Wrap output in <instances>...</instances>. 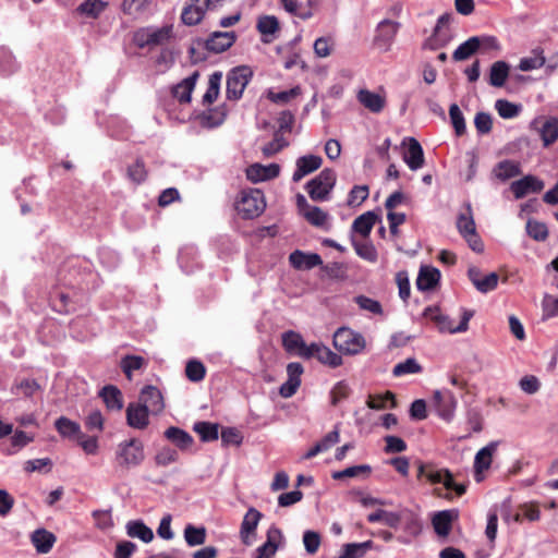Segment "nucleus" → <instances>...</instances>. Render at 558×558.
I'll list each match as a JSON object with an SVG mask.
<instances>
[{"instance_id": "obj_35", "label": "nucleus", "mask_w": 558, "mask_h": 558, "mask_svg": "<svg viewBox=\"0 0 558 558\" xmlns=\"http://www.w3.org/2000/svg\"><path fill=\"white\" fill-rule=\"evenodd\" d=\"M54 427H56V429L58 430V433L62 437H66V438H72V437L82 438V437H84V435L81 432L80 424H77L74 421H71L70 418H68L65 416H60L54 422Z\"/></svg>"}, {"instance_id": "obj_28", "label": "nucleus", "mask_w": 558, "mask_h": 558, "mask_svg": "<svg viewBox=\"0 0 558 558\" xmlns=\"http://www.w3.org/2000/svg\"><path fill=\"white\" fill-rule=\"evenodd\" d=\"M99 397L108 410L120 411L123 408V397L120 389L113 385H107L99 391Z\"/></svg>"}, {"instance_id": "obj_6", "label": "nucleus", "mask_w": 558, "mask_h": 558, "mask_svg": "<svg viewBox=\"0 0 558 558\" xmlns=\"http://www.w3.org/2000/svg\"><path fill=\"white\" fill-rule=\"evenodd\" d=\"M482 46L488 49L499 48L497 39L493 36H473L458 46V48L452 53V59L457 62L466 60L473 56Z\"/></svg>"}, {"instance_id": "obj_48", "label": "nucleus", "mask_w": 558, "mask_h": 558, "mask_svg": "<svg viewBox=\"0 0 558 558\" xmlns=\"http://www.w3.org/2000/svg\"><path fill=\"white\" fill-rule=\"evenodd\" d=\"M154 460L156 465L167 466L179 461V453L175 449L166 446L157 451Z\"/></svg>"}, {"instance_id": "obj_4", "label": "nucleus", "mask_w": 558, "mask_h": 558, "mask_svg": "<svg viewBox=\"0 0 558 558\" xmlns=\"http://www.w3.org/2000/svg\"><path fill=\"white\" fill-rule=\"evenodd\" d=\"M173 35L171 25H165L160 28L143 27L135 32L134 43L138 48L160 46L170 40Z\"/></svg>"}, {"instance_id": "obj_9", "label": "nucleus", "mask_w": 558, "mask_h": 558, "mask_svg": "<svg viewBox=\"0 0 558 558\" xmlns=\"http://www.w3.org/2000/svg\"><path fill=\"white\" fill-rule=\"evenodd\" d=\"M499 444L498 440L490 441L476 452L473 464L476 482H481L483 480L482 474L490 468Z\"/></svg>"}, {"instance_id": "obj_56", "label": "nucleus", "mask_w": 558, "mask_h": 558, "mask_svg": "<svg viewBox=\"0 0 558 558\" xmlns=\"http://www.w3.org/2000/svg\"><path fill=\"white\" fill-rule=\"evenodd\" d=\"M205 374L206 368L202 362L197 360H191L186 363L185 375L191 381L197 383L203 380Z\"/></svg>"}, {"instance_id": "obj_27", "label": "nucleus", "mask_w": 558, "mask_h": 558, "mask_svg": "<svg viewBox=\"0 0 558 558\" xmlns=\"http://www.w3.org/2000/svg\"><path fill=\"white\" fill-rule=\"evenodd\" d=\"M282 537V533L277 527L269 529L267 541L256 549L255 558H271L275 556L278 544L277 541Z\"/></svg>"}, {"instance_id": "obj_50", "label": "nucleus", "mask_w": 558, "mask_h": 558, "mask_svg": "<svg viewBox=\"0 0 558 558\" xmlns=\"http://www.w3.org/2000/svg\"><path fill=\"white\" fill-rule=\"evenodd\" d=\"M316 359L330 367H338L342 364V357L332 352L328 347L322 344V348L318 349Z\"/></svg>"}, {"instance_id": "obj_41", "label": "nucleus", "mask_w": 558, "mask_h": 558, "mask_svg": "<svg viewBox=\"0 0 558 558\" xmlns=\"http://www.w3.org/2000/svg\"><path fill=\"white\" fill-rule=\"evenodd\" d=\"M305 341L299 332L289 330L282 333V345L289 353L301 351Z\"/></svg>"}, {"instance_id": "obj_39", "label": "nucleus", "mask_w": 558, "mask_h": 558, "mask_svg": "<svg viewBox=\"0 0 558 558\" xmlns=\"http://www.w3.org/2000/svg\"><path fill=\"white\" fill-rule=\"evenodd\" d=\"M367 521L369 523L381 522L389 527L396 529L400 524L401 517L396 512H389L383 509H378L377 511L372 512L367 515Z\"/></svg>"}, {"instance_id": "obj_49", "label": "nucleus", "mask_w": 558, "mask_h": 558, "mask_svg": "<svg viewBox=\"0 0 558 558\" xmlns=\"http://www.w3.org/2000/svg\"><path fill=\"white\" fill-rule=\"evenodd\" d=\"M106 3L102 0H84L78 7L77 12L90 17H97L104 10Z\"/></svg>"}, {"instance_id": "obj_23", "label": "nucleus", "mask_w": 558, "mask_h": 558, "mask_svg": "<svg viewBox=\"0 0 558 558\" xmlns=\"http://www.w3.org/2000/svg\"><path fill=\"white\" fill-rule=\"evenodd\" d=\"M290 264L295 269H312L323 264L322 257L316 253H304L302 251H294L289 256Z\"/></svg>"}, {"instance_id": "obj_22", "label": "nucleus", "mask_w": 558, "mask_h": 558, "mask_svg": "<svg viewBox=\"0 0 558 558\" xmlns=\"http://www.w3.org/2000/svg\"><path fill=\"white\" fill-rule=\"evenodd\" d=\"M407 141L409 146L403 160L411 170L416 171L424 165V151L420 142L414 137H408Z\"/></svg>"}, {"instance_id": "obj_25", "label": "nucleus", "mask_w": 558, "mask_h": 558, "mask_svg": "<svg viewBox=\"0 0 558 558\" xmlns=\"http://www.w3.org/2000/svg\"><path fill=\"white\" fill-rule=\"evenodd\" d=\"M163 435L182 451L189 450L194 444L193 437L187 432L175 426L167 428Z\"/></svg>"}, {"instance_id": "obj_14", "label": "nucleus", "mask_w": 558, "mask_h": 558, "mask_svg": "<svg viewBox=\"0 0 558 558\" xmlns=\"http://www.w3.org/2000/svg\"><path fill=\"white\" fill-rule=\"evenodd\" d=\"M263 514L257 509L251 507L246 513L243 517L241 529H240V536L242 539V543L250 546L253 544L255 532L257 529V525L262 519Z\"/></svg>"}, {"instance_id": "obj_61", "label": "nucleus", "mask_w": 558, "mask_h": 558, "mask_svg": "<svg viewBox=\"0 0 558 558\" xmlns=\"http://www.w3.org/2000/svg\"><path fill=\"white\" fill-rule=\"evenodd\" d=\"M303 215L311 225L316 227H322L327 220V214L317 206H308Z\"/></svg>"}, {"instance_id": "obj_16", "label": "nucleus", "mask_w": 558, "mask_h": 558, "mask_svg": "<svg viewBox=\"0 0 558 558\" xmlns=\"http://www.w3.org/2000/svg\"><path fill=\"white\" fill-rule=\"evenodd\" d=\"M544 189V182L534 175H525L510 184V190L517 199L523 198L529 193H538Z\"/></svg>"}, {"instance_id": "obj_3", "label": "nucleus", "mask_w": 558, "mask_h": 558, "mask_svg": "<svg viewBox=\"0 0 558 558\" xmlns=\"http://www.w3.org/2000/svg\"><path fill=\"white\" fill-rule=\"evenodd\" d=\"M333 345L343 354L355 355L365 348L364 337L348 327H340L333 333Z\"/></svg>"}, {"instance_id": "obj_52", "label": "nucleus", "mask_w": 558, "mask_h": 558, "mask_svg": "<svg viewBox=\"0 0 558 558\" xmlns=\"http://www.w3.org/2000/svg\"><path fill=\"white\" fill-rule=\"evenodd\" d=\"M422 371V366L413 357H409L403 362L395 365L392 374L396 377L403 376L407 374H417Z\"/></svg>"}, {"instance_id": "obj_1", "label": "nucleus", "mask_w": 558, "mask_h": 558, "mask_svg": "<svg viewBox=\"0 0 558 558\" xmlns=\"http://www.w3.org/2000/svg\"><path fill=\"white\" fill-rule=\"evenodd\" d=\"M423 316L434 322L440 332L458 333L465 332L469 329V322L474 316V311L462 308L461 322L458 326L453 325L449 316L441 314L437 306L426 307Z\"/></svg>"}, {"instance_id": "obj_62", "label": "nucleus", "mask_w": 558, "mask_h": 558, "mask_svg": "<svg viewBox=\"0 0 558 558\" xmlns=\"http://www.w3.org/2000/svg\"><path fill=\"white\" fill-rule=\"evenodd\" d=\"M225 111L219 108L210 109L202 114L203 123L209 128L219 126L225 121Z\"/></svg>"}, {"instance_id": "obj_8", "label": "nucleus", "mask_w": 558, "mask_h": 558, "mask_svg": "<svg viewBox=\"0 0 558 558\" xmlns=\"http://www.w3.org/2000/svg\"><path fill=\"white\" fill-rule=\"evenodd\" d=\"M236 40V35L233 31L229 32H214L206 40L198 39L196 45L204 47L210 52L221 53L228 50Z\"/></svg>"}, {"instance_id": "obj_36", "label": "nucleus", "mask_w": 558, "mask_h": 558, "mask_svg": "<svg viewBox=\"0 0 558 558\" xmlns=\"http://www.w3.org/2000/svg\"><path fill=\"white\" fill-rule=\"evenodd\" d=\"M373 545L374 543L372 541L348 543L342 546V554L333 558H362L365 556L367 550L373 548Z\"/></svg>"}, {"instance_id": "obj_30", "label": "nucleus", "mask_w": 558, "mask_h": 558, "mask_svg": "<svg viewBox=\"0 0 558 558\" xmlns=\"http://www.w3.org/2000/svg\"><path fill=\"white\" fill-rule=\"evenodd\" d=\"M128 536L138 538L144 543H149L154 539L153 530L147 526L142 520H131L125 525Z\"/></svg>"}, {"instance_id": "obj_58", "label": "nucleus", "mask_w": 558, "mask_h": 558, "mask_svg": "<svg viewBox=\"0 0 558 558\" xmlns=\"http://www.w3.org/2000/svg\"><path fill=\"white\" fill-rule=\"evenodd\" d=\"M354 302L362 311L369 312L374 315L383 314V306L377 300L366 295H357L354 298Z\"/></svg>"}, {"instance_id": "obj_5", "label": "nucleus", "mask_w": 558, "mask_h": 558, "mask_svg": "<svg viewBox=\"0 0 558 558\" xmlns=\"http://www.w3.org/2000/svg\"><path fill=\"white\" fill-rule=\"evenodd\" d=\"M252 76L253 72L246 65L233 68L227 75V98L229 100H239Z\"/></svg>"}, {"instance_id": "obj_21", "label": "nucleus", "mask_w": 558, "mask_h": 558, "mask_svg": "<svg viewBox=\"0 0 558 558\" xmlns=\"http://www.w3.org/2000/svg\"><path fill=\"white\" fill-rule=\"evenodd\" d=\"M457 518L458 510L454 509L436 512L432 519L436 534L439 536H448L451 531L452 522Z\"/></svg>"}, {"instance_id": "obj_15", "label": "nucleus", "mask_w": 558, "mask_h": 558, "mask_svg": "<svg viewBox=\"0 0 558 558\" xmlns=\"http://www.w3.org/2000/svg\"><path fill=\"white\" fill-rule=\"evenodd\" d=\"M468 277L477 291L488 293L497 288L499 276L496 272L483 275L477 267H471L468 270Z\"/></svg>"}, {"instance_id": "obj_53", "label": "nucleus", "mask_w": 558, "mask_h": 558, "mask_svg": "<svg viewBox=\"0 0 558 558\" xmlns=\"http://www.w3.org/2000/svg\"><path fill=\"white\" fill-rule=\"evenodd\" d=\"M495 108H496L498 114L504 119L515 118L520 113V110H521V107L519 105L510 102L506 99H498L495 102Z\"/></svg>"}, {"instance_id": "obj_26", "label": "nucleus", "mask_w": 558, "mask_h": 558, "mask_svg": "<svg viewBox=\"0 0 558 558\" xmlns=\"http://www.w3.org/2000/svg\"><path fill=\"white\" fill-rule=\"evenodd\" d=\"M198 76V72L195 71L173 87L172 94L181 104H187L191 101V95Z\"/></svg>"}, {"instance_id": "obj_12", "label": "nucleus", "mask_w": 558, "mask_h": 558, "mask_svg": "<svg viewBox=\"0 0 558 558\" xmlns=\"http://www.w3.org/2000/svg\"><path fill=\"white\" fill-rule=\"evenodd\" d=\"M138 402L155 415L161 413L165 409L163 397L160 390L151 385L142 388Z\"/></svg>"}, {"instance_id": "obj_54", "label": "nucleus", "mask_w": 558, "mask_h": 558, "mask_svg": "<svg viewBox=\"0 0 558 558\" xmlns=\"http://www.w3.org/2000/svg\"><path fill=\"white\" fill-rule=\"evenodd\" d=\"M145 364L144 357L140 355H126L121 360V368L128 379L132 378V372L141 369Z\"/></svg>"}, {"instance_id": "obj_18", "label": "nucleus", "mask_w": 558, "mask_h": 558, "mask_svg": "<svg viewBox=\"0 0 558 558\" xmlns=\"http://www.w3.org/2000/svg\"><path fill=\"white\" fill-rule=\"evenodd\" d=\"M322 163L323 159L318 155H304L299 157L295 161V171L292 175V181H301L305 175L319 169Z\"/></svg>"}, {"instance_id": "obj_33", "label": "nucleus", "mask_w": 558, "mask_h": 558, "mask_svg": "<svg viewBox=\"0 0 558 558\" xmlns=\"http://www.w3.org/2000/svg\"><path fill=\"white\" fill-rule=\"evenodd\" d=\"M510 66L506 61H496L489 71V84L494 87H502L509 76Z\"/></svg>"}, {"instance_id": "obj_43", "label": "nucleus", "mask_w": 558, "mask_h": 558, "mask_svg": "<svg viewBox=\"0 0 558 558\" xmlns=\"http://www.w3.org/2000/svg\"><path fill=\"white\" fill-rule=\"evenodd\" d=\"M457 228L462 236L476 232L475 221L472 216V208L470 204L466 205V213L458 216Z\"/></svg>"}, {"instance_id": "obj_57", "label": "nucleus", "mask_w": 558, "mask_h": 558, "mask_svg": "<svg viewBox=\"0 0 558 558\" xmlns=\"http://www.w3.org/2000/svg\"><path fill=\"white\" fill-rule=\"evenodd\" d=\"M322 544L320 534L316 531L306 530L303 533V545L308 555H315Z\"/></svg>"}, {"instance_id": "obj_7", "label": "nucleus", "mask_w": 558, "mask_h": 558, "mask_svg": "<svg viewBox=\"0 0 558 558\" xmlns=\"http://www.w3.org/2000/svg\"><path fill=\"white\" fill-rule=\"evenodd\" d=\"M117 458L122 466H137L144 459V446L138 439L132 438L121 442L118 447Z\"/></svg>"}, {"instance_id": "obj_59", "label": "nucleus", "mask_w": 558, "mask_h": 558, "mask_svg": "<svg viewBox=\"0 0 558 558\" xmlns=\"http://www.w3.org/2000/svg\"><path fill=\"white\" fill-rule=\"evenodd\" d=\"M449 116L454 129V132L458 136H461L465 133V120L464 117L457 104H452L449 108Z\"/></svg>"}, {"instance_id": "obj_60", "label": "nucleus", "mask_w": 558, "mask_h": 558, "mask_svg": "<svg viewBox=\"0 0 558 558\" xmlns=\"http://www.w3.org/2000/svg\"><path fill=\"white\" fill-rule=\"evenodd\" d=\"M388 402H390V408L397 407L395 395L390 391H387L384 396L371 397L367 405L373 410H381L387 408Z\"/></svg>"}, {"instance_id": "obj_17", "label": "nucleus", "mask_w": 558, "mask_h": 558, "mask_svg": "<svg viewBox=\"0 0 558 558\" xmlns=\"http://www.w3.org/2000/svg\"><path fill=\"white\" fill-rule=\"evenodd\" d=\"M423 476L432 484H442L445 488L451 485V473L447 469H436L432 464L420 463L417 477Z\"/></svg>"}, {"instance_id": "obj_42", "label": "nucleus", "mask_w": 558, "mask_h": 558, "mask_svg": "<svg viewBox=\"0 0 558 558\" xmlns=\"http://www.w3.org/2000/svg\"><path fill=\"white\" fill-rule=\"evenodd\" d=\"M221 80H222V73L219 71L214 72L209 76L208 87H207L206 93L203 96V104H213L217 99V97L219 95V90H220Z\"/></svg>"}, {"instance_id": "obj_51", "label": "nucleus", "mask_w": 558, "mask_h": 558, "mask_svg": "<svg viewBox=\"0 0 558 558\" xmlns=\"http://www.w3.org/2000/svg\"><path fill=\"white\" fill-rule=\"evenodd\" d=\"M256 28L262 35H274L279 31V21L274 15H264L258 19Z\"/></svg>"}, {"instance_id": "obj_11", "label": "nucleus", "mask_w": 558, "mask_h": 558, "mask_svg": "<svg viewBox=\"0 0 558 558\" xmlns=\"http://www.w3.org/2000/svg\"><path fill=\"white\" fill-rule=\"evenodd\" d=\"M434 405L437 414L445 421H451L457 408V399L450 390H436L434 392Z\"/></svg>"}, {"instance_id": "obj_20", "label": "nucleus", "mask_w": 558, "mask_h": 558, "mask_svg": "<svg viewBox=\"0 0 558 558\" xmlns=\"http://www.w3.org/2000/svg\"><path fill=\"white\" fill-rule=\"evenodd\" d=\"M279 173L280 167L277 163H270L268 166L254 163L246 169L247 179L254 183L275 179Z\"/></svg>"}, {"instance_id": "obj_10", "label": "nucleus", "mask_w": 558, "mask_h": 558, "mask_svg": "<svg viewBox=\"0 0 558 558\" xmlns=\"http://www.w3.org/2000/svg\"><path fill=\"white\" fill-rule=\"evenodd\" d=\"M399 28L400 23L396 21L386 19L379 22L376 28V36L374 39L375 45L384 51L389 50Z\"/></svg>"}, {"instance_id": "obj_31", "label": "nucleus", "mask_w": 558, "mask_h": 558, "mask_svg": "<svg viewBox=\"0 0 558 558\" xmlns=\"http://www.w3.org/2000/svg\"><path fill=\"white\" fill-rule=\"evenodd\" d=\"M357 100L369 111L374 113L380 112L386 104V100L383 96L377 93L361 89L357 94Z\"/></svg>"}, {"instance_id": "obj_55", "label": "nucleus", "mask_w": 558, "mask_h": 558, "mask_svg": "<svg viewBox=\"0 0 558 558\" xmlns=\"http://www.w3.org/2000/svg\"><path fill=\"white\" fill-rule=\"evenodd\" d=\"M128 178L135 184H141L146 180L147 170L143 159L138 158L133 165L129 166Z\"/></svg>"}, {"instance_id": "obj_24", "label": "nucleus", "mask_w": 558, "mask_h": 558, "mask_svg": "<svg viewBox=\"0 0 558 558\" xmlns=\"http://www.w3.org/2000/svg\"><path fill=\"white\" fill-rule=\"evenodd\" d=\"M440 280V271L432 266H423L420 269L416 287L421 291L433 290Z\"/></svg>"}, {"instance_id": "obj_40", "label": "nucleus", "mask_w": 558, "mask_h": 558, "mask_svg": "<svg viewBox=\"0 0 558 558\" xmlns=\"http://www.w3.org/2000/svg\"><path fill=\"white\" fill-rule=\"evenodd\" d=\"M193 429L199 435L201 439L205 442L217 440L219 437L218 424L209 422H197L194 424Z\"/></svg>"}, {"instance_id": "obj_44", "label": "nucleus", "mask_w": 558, "mask_h": 558, "mask_svg": "<svg viewBox=\"0 0 558 558\" xmlns=\"http://www.w3.org/2000/svg\"><path fill=\"white\" fill-rule=\"evenodd\" d=\"M531 57H525L520 60L519 69L521 71H532L542 68L545 64V57L543 50L537 48L534 49Z\"/></svg>"}, {"instance_id": "obj_38", "label": "nucleus", "mask_w": 558, "mask_h": 558, "mask_svg": "<svg viewBox=\"0 0 558 558\" xmlns=\"http://www.w3.org/2000/svg\"><path fill=\"white\" fill-rule=\"evenodd\" d=\"M521 173L519 163L512 160L499 161L494 168V174L500 181H507Z\"/></svg>"}, {"instance_id": "obj_13", "label": "nucleus", "mask_w": 558, "mask_h": 558, "mask_svg": "<svg viewBox=\"0 0 558 558\" xmlns=\"http://www.w3.org/2000/svg\"><path fill=\"white\" fill-rule=\"evenodd\" d=\"M304 368L299 362H291L287 365L288 379L280 386L279 393L283 398H291L301 385V376Z\"/></svg>"}, {"instance_id": "obj_46", "label": "nucleus", "mask_w": 558, "mask_h": 558, "mask_svg": "<svg viewBox=\"0 0 558 558\" xmlns=\"http://www.w3.org/2000/svg\"><path fill=\"white\" fill-rule=\"evenodd\" d=\"M526 232L535 241H545L548 238V229L544 222L529 219L526 222Z\"/></svg>"}, {"instance_id": "obj_37", "label": "nucleus", "mask_w": 558, "mask_h": 558, "mask_svg": "<svg viewBox=\"0 0 558 558\" xmlns=\"http://www.w3.org/2000/svg\"><path fill=\"white\" fill-rule=\"evenodd\" d=\"M538 132L545 147L554 144L558 140V118L545 120Z\"/></svg>"}, {"instance_id": "obj_45", "label": "nucleus", "mask_w": 558, "mask_h": 558, "mask_svg": "<svg viewBox=\"0 0 558 558\" xmlns=\"http://www.w3.org/2000/svg\"><path fill=\"white\" fill-rule=\"evenodd\" d=\"M372 472V468L368 464H360L349 466L341 471H335L331 474L333 480H343L347 477H357L360 475L368 476Z\"/></svg>"}, {"instance_id": "obj_63", "label": "nucleus", "mask_w": 558, "mask_h": 558, "mask_svg": "<svg viewBox=\"0 0 558 558\" xmlns=\"http://www.w3.org/2000/svg\"><path fill=\"white\" fill-rule=\"evenodd\" d=\"M288 146V142L284 140L280 132H276L274 140L263 147V154L266 157H270L279 153L282 148Z\"/></svg>"}, {"instance_id": "obj_19", "label": "nucleus", "mask_w": 558, "mask_h": 558, "mask_svg": "<svg viewBox=\"0 0 558 558\" xmlns=\"http://www.w3.org/2000/svg\"><path fill=\"white\" fill-rule=\"evenodd\" d=\"M149 413L140 402L129 403L126 408L128 425L136 429H144L149 424Z\"/></svg>"}, {"instance_id": "obj_32", "label": "nucleus", "mask_w": 558, "mask_h": 558, "mask_svg": "<svg viewBox=\"0 0 558 558\" xmlns=\"http://www.w3.org/2000/svg\"><path fill=\"white\" fill-rule=\"evenodd\" d=\"M379 217L374 211H366L354 219L352 230L362 236H368Z\"/></svg>"}, {"instance_id": "obj_29", "label": "nucleus", "mask_w": 558, "mask_h": 558, "mask_svg": "<svg viewBox=\"0 0 558 558\" xmlns=\"http://www.w3.org/2000/svg\"><path fill=\"white\" fill-rule=\"evenodd\" d=\"M31 539L39 554H47L53 547L57 538L53 533L45 529H38L33 532Z\"/></svg>"}, {"instance_id": "obj_47", "label": "nucleus", "mask_w": 558, "mask_h": 558, "mask_svg": "<svg viewBox=\"0 0 558 558\" xmlns=\"http://www.w3.org/2000/svg\"><path fill=\"white\" fill-rule=\"evenodd\" d=\"M315 182H318L315 178L310 180L306 184V191L311 197V199L315 202H323L328 199L329 194L332 190L325 187L322 185V183L317 184Z\"/></svg>"}, {"instance_id": "obj_34", "label": "nucleus", "mask_w": 558, "mask_h": 558, "mask_svg": "<svg viewBox=\"0 0 558 558\" xmlns=\"http://www.w3.org/2000/svg\"><path fill=\"white\" fill-rule=\"evenodd\" d=\"M183 536L187 546H201L206 542L207 531L205 526H195L193 524H186L183 531Z\"/></svg>"}, {"instance_id": "obj_2", "label": "nucleus", "mask_w": 558, "mask_h": 558, "mask_svg": "<svg viewBox=\"0 0 558 558\" xmlns=\"http://www.w3.org/2000/svg\"><path fill=\"white\" fill-rule=\"evenodd\" d=\"M266 203L264 194L258 189L243 190L236 201L235 208L239 215L244 219H253L258 217L265 210Z\"/></svg>"}, {"instance_id": "obj_64", "label": "nucleus", "mask_w": 558, "mask_h": 558, "mask_svg": "<svg viewBox=\"0 0 558 558\" xmlns=\"http://www.w3.org/2000/svg\"><path fill=\"white\" fill-rule=\"evenodd\" d=\"M543 318L548 319L558 316V298L545 294L542 301Z\"/></svg>"}]
</instances>
